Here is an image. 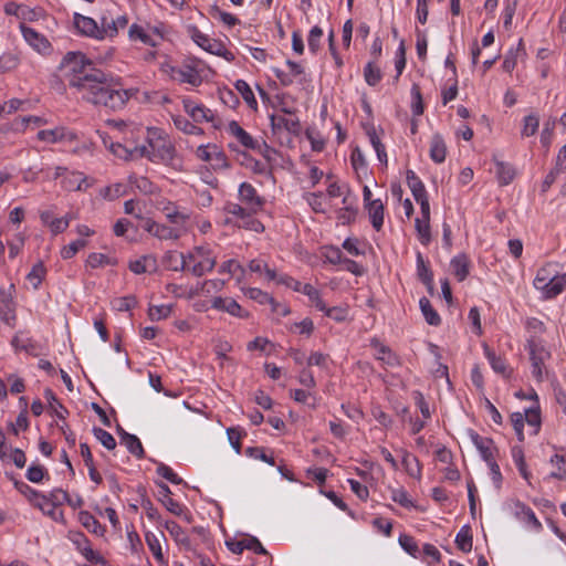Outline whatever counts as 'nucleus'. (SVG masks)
<instances>
[{
	"mask_svg": "<svg viewBox=\"0 0 566 566\" xmlns=\"http://www.w3.org/2000/svg\"><path fill=\"white\" fill-rule=\"evenodd\" d=\"M145 538H146V543H147L150 552L155 556V558L158 562L163 563L164 562V555H163V552H161L160 542L157 538V536L155 534H153V533H147Z\"/></svg>",
	"mask_w": 566,
	"mask_h": 566,
	"instance_id": "e2e57ef3",
	"label": "nucleus"
},
{
	"mask_svg": "<svg viewBox=\"0 0 566 566\" xmlns=\"http://www.w3.org/2000/svg\"><path fill=\"white\" fill-rule=\"evenodd\" d=\"M172 311L171 305H154L148 310V316L151 321H159L170 315Z\"/></svg>",
	"mask_w": 566,
	"mask_h": 566,
	"instance_id": "69168bd1",
	"label": "nucleus"
},
{
	"mask_svg": "<svg viewBox=\"0 0 566 566\" xmlns=\"http://www.w3.org/2000/svg\"><path fill=\"white\" fill-rule=\"evenodd\" d=\"M165 263L171 271H185L186 270V256L184 253L168 252L165 255Z\"/></svg>",
	"mask_w": 566,
	"mask_h": 566,
	"instance_id": "4c0bfd02",
	"label": "nucleus"
},
{
	"mask_svg": "<svg viewBox=\"0 0 566 566\" xmlns=\"http://www.w3.org/2000/svg\"><path fill=\"white\" fill-rule=\"evenodd\" d=\"M93 434L107 450H113L116 448V440L108 431L98 427H94Z\"/></svg>",
	"mask_w": 566,
	"mask_h": 566,
	"instance_id": "09e8293b",
	"label": "nucleus"
},
{
	"mask_svg": "<svg viewBox=\"0 0 566 566\" xmlns=\"http://www.w3.org/2000/svg\"><path fill=\"white\" fill-rule=\"evenodd\" d=\"M377 359L384 361L385 364H387L390 367H395V366H399L400 365L399 357L396 354H394L386 346H381L379 348V354L377 356Z\"/></svg>",
	"mask_w": 566,
	"mask_h": 566,
	"instance_id": "338daca9",
	"label": "nucleus"
},
{
	"mask_svg": "<svg viewBox=\"0 0 566 566\" xmlns=\"http://www.w3.org/2000/svg\"><path fill=\"white\" fill-rule=\"evenodd\" d=\"M247 295L260 304H271V306L277 305V302L271 295L260 289L251 287L247 291Z\"/></svg>",
	"mask_w": 566,
	"mask_h": 566,
	"instance_id": "603ef678",
	"label": "nucleus"
},
{
	"mask_svg": "<svg viewBox=\"0 0 566 566\" xmlns=\"http://www.w3.org/2000/svg\"><path fill=\"white\" fill-rule=\"evenodd\" d=\"M512 457L514 459V462L521 473V475L528 481L531 478V473L527 471L524 452L521 447H513L512 448Z\"/></svg>",
	"mask_w": 566,
	"mask_h": 566,
	"instance_id": "37998d69",
	"label": "nucleus"
},
{
	"mask_svg": "<svg viewBox=\"0 0 566 566\" xmlns=\"http://www.w3.org/2000/svg\"><path fill=\"white\" fill-rule=\"evenodd\" d=\"M402 452V465L405 467L408 474L413 478H420L421 469L419 460L406 450Z\"/></svg>",
	"mask_w": 566,
	"mask_h": 566,
	"instance_id": "ea45409f",
	"label": "nucleus"
},
{
	"mask_svg": "<svg viewBox=\"0 0 566 566\" xmlns=\"http://www.w3.org/2000/svg\"><path fill=\"white\" fill-rule=\"evenodd\" d=\"M447 146L440 134H434L430 142V158L436 164H441L446 160Z\"/></svg>",
	"mask_w": 566,
	"mask_h": 566,
	"instance_id": "393cba45",
	"label": "nucleus"
},
{
	"mask_svg": "<svg viewBox=\"0 0 566 566\" xmlns=\"http://www.w3.org/2000/svg\"><path fill=\"white\" fill-rule=\"evenodd\" d=\"M209 14L212 18L220 19L228 27H233L239 23V19L235 15L222 11L217 4L210 7Z\"/></svg>",
	"mask_w": 566,
	"mask_h": 566,
	"instance_id": "a18cd8bd",
	"label": "nucleus"
},
{
	"mask_svg": "<svg viewBox=\"0 0 566 566\" xmlns=\"http://www.w3.org/2000/svg\"><path fill=\"white\" fill-rule=\"evenodd\" d=\"M522 51H523V42H522V40H520L518 46L515 50L511 49L504 57L502 69L505 72L511 73L515 69L516 63H517V56Z\"/></svg>",
	"mask_w": 566,
	"mask_h": 566,
	"instance_id": "c03bdc74",
	"label": "nucleus"
},
{
	"mask_svg": "<svg viewBox=\"0 0 566 566\" xmlns=\"http://www.w3.org/2000/svg\"><path fill=\"white\" fill-rule=\"evenodd\" d=\"M45 266L42 261L33 265L32 270L27 275V279L32 283L34 289H38L45 275Z\"/></svg>",
	"mask_w": 566,
	"mask_h": 566,
	"instance_id": "8fccbe9b",
	"label": "nucleus"
},
{
	"mask_svg": "<svg viewBox=\"0 0 566 566\" xmlns=\"http://www.w3.org/2000/svg\"><path fill=\"white\" fill-rule=\"evenodd\" d=\"M60 70L67 78L69 85L76 88L83 99L114 112L123 109L138 92L136 88H124L118 81L95 69L81 52L66 53Z\"/></svg>",
	"mask_w": 566,
	"mask_h": 566,
	"instance_id": "f257e3e1",
	"label": "nucleus"
},
{
	"mask_svg": "<svg viewBox=\"0 0 566 566\" xmlns=\"http://www.w3.org/2000/svg\"><path fill=\"white\" fill-rule=\"evenodd\" d=\"M212 308L227 312L232 316L240 317V318H247L249 317V313L245 312L241 305L231 297H221L217 296L212 300L211 304Z\"/></svg>",
	"mask_w": 566,
	"mask_h": 566,
	"instance_id": "1a4fd4ad",
	"label": "nucleus"
},
{
	"mask_svg": "<svg viewBox=\"0 0 566 566\" xmlns=\"http://www.w3.org/2000/svg\"><path fill=\"white\" fill-rule=\"evenodd\" d=\"M160 210L165 213L168 221L176 226L175 228L182 227L190 219V214L187 211L179 210L171 201L165 202Z\"/></svg>",
	"mask_w": 566,
	"mask_h": 566,
	"instance_id": "f3484780",
	"label": "nucleus"
},
{
	"mask_svg": "<svg viewBox=\"0 0 566 566\" xmlns=\"http://www.w3.org/2000/svg\"><path fill=\"white\" fill-rule=\"evenodd\" d=\"M406 179H407V185H408L409 189L411 190L415 200L418 199V198H422V197L428 196L423 182L415 174L413 170L408 169L406 171Z\"/></svg>",
	"mask_w": 566,
	"mask_h": 566,
	"instance_id": "c85d7f7f",
	"label": "nucleus"
},
{
	"mask_svg": "<svg viewBox=\"0 0 566 566\" xmlns=\"http://www.w3.org/2000/svg\"><path fill=\"white\" fill-rule=\"evenodd\" d=\"M147 142L151 148L150 161L168 163L175 156L172 144L163 136V132L158 128L147 129Z\"/></svg>",
	"mask_w": 566,
	"mask_h": 566,
	"instance_id": "f03ea898",
	"label": "nucleus"
},
{
	"mask_svg": "<svg viewBox=\"0 0 566 566\" xmlns=\"http://www.w3.org/2000/svg\"><path fill=\"white\" fill-rule=\"evenodd\" d=\"M527 348L532 361V375L541 381L543 379V366L549 357V353L535 338L528 339Z\"/></svg>",
	"mask_w": 566,
	"mask_h": 566,
	"instance_id": "20e7f679",
	"label": "nucleus"
},
{
	"mask_svg": "<svg viewBox=\"0 0 566 566\" xmlns=\"http://www.w3.org/2000/svg\"><path fill=\"white\" fill-rule=\"evenodd\" d=\"M166 528L170 533V535L175 538L176 542L189 546L190 539L184 528L176 522L170 521L166 523Z\"/></svg>",
	"mask_w": 566,
	"mask_h": 566,
	"instance_id": "a19ab883",
	"label": "nucleus"
},
{
	"mask_svg": "<svg viewBox=\"0 0 566 566\" xmlns=\"http://www.w3.org/2000/svg\"><path fill=\"white\" fill-rule=\"evenodd\" d=\"M117 432L120 438V442L124 443L127 450L137 459L145 458V450L138 437L128 433L120 426L117 427Z\"/></svg>",
	"mask_w": 566,
	"mask_h": 566,
	"instance_id": "dca6fc26",
	"label": "nucleus"
},
{
	"mask_svg": "<svg viewBox=\"0 0 566 566\" xmlns=\"http://www.w3.org/2000/svg\"><path fill=\"white\" fill-rule=\"evenodd\" d=\"M174 120V124L175 126L186 133V134H189V135H196V134H199L201 133V128H199L198 126H196L195 124H192L188 118H186L185 116H175L172 118Z\"/></svg>",
	"mask_w": 566,
	"mask_h": 566,
	"instance_id": "de8ad7c7",
	"label": "nucleus"
},
{
	"mask_svg": "<svg viewBox=\"0 0 566 566\" xmlns=\"http://www.w3.org/2000/svg\"><path fill=\"white\" fill-rule=\"evenodd\" d=\"M126 193V188L122 184H115L114 186L105 187L101 195L107 200H115Z\"/></svg>",
	"mask_w": 566,
	"mask_h": 566,
	"instance_id": "774afa93",
	"label": "nucleus"
},
{
	"mask_svg": "<svg viewBox=\"0 0 566 566\" xmlns=\"http://www.w3.org/2000/svg\"><path fill=\"white\" fill-rule=\"evenodd\" d=\"M13 484L15 489L23 494L34 506H36V502H42V497H46V495H43L39 493L36 490L32 489L29 484L14 480Z\"/></svg>",
	"mask_w": 566,
	"mask_h": 566,
	"instance_id": "f704fd0d",
	"label": "nucleus"
},
{
	"mask_svg": "<svg viewBox=\"0 0 566 566\" xmlns=\"http://www.w3.org/2000/svg\"><path fill=\"white\" fill-rule=\"evenodd\" d=\"M234 87L241 94L248 106L255 111L258 108V102L250 85L244 80H238Z\"/></svg>",
	"mask_w": 566,
	"mask_h": 566,
	"instance_id": "72a5a7b5",
	"label": "nucleus"
},
{
	"mask_svg": "<svg viewBox=\"0 0 566 566\" xmlns=\"http://www.w3.org/2000/svg\"><path fill=\"white\" fill-rule=\"evenodd\" d=\"M539 125L538 116L535 114H531L524 117V125L522 128V136L530 137L533 136Z\"/></svg>",
	"mask_w": 566,
	"mask_h": 566,
	"instance_id": "052dcab7",
	"label": "nucleus"
},
{
	"mask_svg": "<svg viewBox=\"0 0 566 566\" xmlns=\"http://www.w3.org/2000/svg\"><path fill=\"white\" fill-rule=\"evenodd\" d=\"M411 97H412V104H411V111L415 116H420L423 114V101L422 95L420 91V86L416 83L411 86Z\"/></svg>",
	"mask_w": 566,
	"mask_h": 566,
	"instance_id": "49530a36",
	"label": "nucleus"
},
{
	"mask_svg": "<svg viewBox=\"0 0 566 566\" xmlns=\"http://www.w3.org/2000/svg\"><path fill=\"white\" fill-rule=\"evenodd\" d=\"M186 113L193 119V122H213L214 114L211 109L203 105L195 104L190 98L182 101Z\"/></svg>",
	"mask_w": 566,
	"mask_h": 566,
	"instance_id": "f8f14e48",
	"label": "nucleus"
},
{
	"mask_svg": "<svg viewBox=\"0 0 566 566\" xmlns=\"http://www.w3.org/2000/svg\"><path fill=\"white\" fill-rule=\"evenodd\" d=\"M399 544L409 555L413 557H418L420 555L419 547L412 536L401 534L399 536Z\"/></svg>",
	"mask_w": 566,
	"mask_h": 566,
	"instance_id": "13d9d810",
	"label": "nucleus"
},
{
	"mask_svg": "<svg viewBox=\"0 0 566 566\" xmlns=\"http://www.w3.org/2000/svg\"><path fill=\"white\" fill-rule=\"evenodd\" d=\"M254 213L255 212L249 211V213L240 221L239 227L254 232H263L264 226L253 217Z\"/></svg>",
	"mask_w": 566,
	"mask_h": 566,
	"instance_id": "6e6d98bb",
	"label": "nucleus"
},
{
	"mask_svg": "<svg viewBox=\"0 0 566 566\" xmlns=\"http://www.w3.org/2000/svg\"><path fill=\"white\" fill-rule=\"evenodd\" d=\"M366 210L368 211V216L373 228L376 231H379L384 224V205L380 199H375L373 202H368L365 205Z\"/></svg>",
	"mask_w": 566,
	"mask_h": 566,
	"instance_id": "aec40b11",
	"label": "nucleus"
},
{
	"mask_svg": "<svg viewBox=\"0 0 566 566\" xmlns=\"http://www.w3.org/2000/svg\"><path fill=\"white\" fill-rule=\"evenodd\" d=\"M156 472L158 475L163 476L164 479L168 480L172 484H181L184 483V480L179 478L170 467H168L165 463H158Z\"/></svg>",
	"mask_w": 566,
	"mask_h": 566,
	"instance_id": "680f3d73",
	"label": "nucleus"
},
{
	"mask_svg": "<svg viewBox=\"0 0 566 566\" xmlns=\"http://www.w3.org/2000/svg\"><path fill=\"white\" fill-rule=\"evenodd\" d=\"M566 286V275H558L553 279L552 282L547 283V286L539 289L542 297L544 300H552L559 295Z\"/></svg>",
	"mask_w": 566,
	"mask_h": 566,
	"instance_id": "b1692460",
	"label": "nucleus"
},
{
	"mask_svg": "<svg viewBox=\"0 0 566 566\" xmlns=\"http://www.w3.org/2000/svg\"><path fill=\"white\" fill-rule=\"evenodd\" d=\"M78 521L88 532L97 536H104L105 526H103L90 512H80Z\"/></svg>",
	"mask_w": 566,
	"mask_h": 566,
	"instance_id": "a878e982",
	"label": "nucleus"
},
{
	"mask_svg": "<svg viewBox=\"0 0 566 566\" xmlns=\"http://www.w3.org/2000/svg\"><path fill=\"white\" fill-rule=\"evenodd\" d=\"M484 354H485L492 369L496 374H500L501 376H503L505 378L511 377L513 370H512V368H510L506 365L504 358L496 356L495 353L488 345H484Z\"/></svg>",
	"mask_w": 566,
	"mask_h": 566,
	"instance_id": "6ab92c4d",
	"label": "nucleus"
},
{
	"mask_svg": "<svg viewBox=\"0 0 566 566\" xmlns=\"http://www.w3.org/2000/svg\"><path fill=\"white\" fill-rule=\"evenodd\" d=\"M195 252L198 256L203 259L190 269L191 273L199 277L207 272H211L217 264V260L216 258L210 256V250L205 247H195Z\"/></svg>",
	"mask_w": 566,
	"mask_h": 566,
	"instance_id": "9d476101",
	"label": "nucleus"
},
{
	"mask_svg": "<svg viewBox=\"0 0 566 566\" xmlns=\"http://www.w3.org/2000/svg\"><path fill=\"white\" fill-rule=\"evenodd\" d=\"M418 239L423 245H428L431 241L430 220L417 218L415 221Z\"/></svg>",
	"mask_w": 566,
	"mask_h": 566,
	"instance_id": "58836bf2",
	"label": "nucleus"
},
{
	"mask_svg": "<svg viewBox=\"0 0 566 566\" xmlns=\"http://www.w3.org/2000/svg\"><path fill=\"white\" fill-rule=\"evenodd\" d=\"M73 20L76 30L81 34L94 39H98V36H101L99 27L94 19L82 15L80 13H74Z\"/></svg>",
	"mask_w": 566,
	"mask_h": 566,
	"instance_id": "ddd939ff",
	"label": "nucleus"
},
{
	"mask_svg": "<svg viewBox=\"0 0 566 566\" xmlns=\"http://www.w3.org/2000/svg\"><path fill=\"white\" fill-rule=\"evenodd\" d=\"M38 139L46 143H57L64 139H73L74 134L66 132L64 127H55L53 129H43L38 133Z\"/></svg>",
	"mask_w": 566,
	"mask_h": 566,
	"instance_id": "412c9836",
	"label": "nucleus"
},
{
	"mask_svg": "<svg viewBox=\"0 0 566 566\" xmlns=\"http://www.w3.org/2000/svg\"><path fill=\"white\" fill-rule=\"evenodd\" d=\"M228 133L233 136L243 147L248 149L259 148V142L244 130L238 122L231 120L227 127Z\"/></svg>",
	"mask_w": 566,
	"mask_h": 566,
	"instance_id": "4468645a",
	"label": "nucleus"
},
{
	"mask_svg": "<svg viewBox=\"0 0 566 566\" xmlns=\"http://www.w3.org/2000/svg\"><path fill=\"white\" fill-rule=\"evenodd\" d=\"M36 507H39L44 514L52 517L54 521H59L63 513L59 510V506L49 503L48 497H42V502H36Z\"/></svg>",
	"mask_w": 566,
	"mask_h": 566,
	"instance_id": "864d4df0",
	"label": "nucleus"
},
{
	"mask_svg": "<svg viewBox=\"0 0 566 566\" xmlns=\"http://www.w3.org/2000/svg\"><path fill=\"white\" fill-rule=\"evenodd\" d=\"M239 199L252 212H258L265 203V199L259 196L256 189L249 182L240 185Z\"/></svg>",
	"mask_w": 566,
	"mask_h": 566,
	"instance_id": "39448f33",
	"label": "nucleus"
},
{
	"mask_svg": "<svg viewBox=\"0 0 566 566\" xmlns=\"http://www.w3.org/2000/svg\"><path fill=\"white\" fill-rule=\"evenodd\" d=\"M44 397L46 398L49 402V408L52 410V412L59 418V419H65L69 411L59 401L55 394L52 389L46 388L44 390Z\"/></svg>",
	"mask_w": 566,
	"mask_h": 566,
	"instance_id": "473e14b6",
	"label": "nucleus"
},
{
	"mask_svg": "<svg viewBox=\"0 0 566 566\" xmlns=\"http://www.w3.org/2000/svg\"><path fill=\"white\" fill-rule=\"evenodd\" d=\"M323 36V30L318 25L311 29L308 33V49L313 54H316L321 50V40Z\"/></svg>",
	"mask_w": 566,
	"mask_h": 566,
	"instance_id": "3c124183",
	"label": "nucleus"
},
{
	"mask_svg": "<svg viewBox=\"0 0 566 566\" xmlns=\"http://www.w3.org/2000/svg\"><path fill=\"white\" fill-rule=\"evenodd\" d=\"M151 235L160 240H176L180 238L181 233L179 228L157 223Z\"/></svg>",
	"mask_w": 566,
	"mask_h": 566,
	"instance_id": "e433bc0d",
	"label": "nucleus"
},
{
	"mask_svg": "<svg viewBox=\"0 0 566 566\" xmlns=\"http://www.w3.org/2000/svg\"><path fill=\"white\" fill-rule=\"evenodd\" d=\"M551 462L557 465V471H554L549 474V478L563 480L566 476V455L564 454H555Z\"/></svg>",
	"mask_w": 566,
	"mask_h": 566,
	"instance_id": "4d7b16f0",
	"label": "nucleus"
},
{
	"mask_svg": "<svg viewBox=\"0 0 566 566\" xmlns=\"http://www.w3.org/2000/svg\"><path fill=\"white\" fill-rule=\"evenodd\" d=\"M128 180L130 185L135 186L144 195H154L158 191V187L147 177L130 175Z\"/></svg>",
	"mask_w": 566,
	"mask_h": 566,
	"instance_id": "2f4dec72",
	"label": "nucleus"
},
{
	"mask_svg": "<svg viewBox=\"0 0 566 566\" xmlns=\"http://www.w3.org/2000/svg\"><path fill=\"white\" fill-rule=\"evenodd\" d=\"M158 486V500L163 503V505L172 514L179 516L182 513V507L180 503L175 501L171 497V490L164 482H157Z\"/></svg>",
	"mask_w": 566,
	"mask_h": 566,
	"instance_id": "a211bd4d",
	"label": "nucleus"
},
{
	"mask_svg": "<svg viewBox=\"0 0 566 566\" xmlns=\"http://www.w3.org/2000/svg\"><path fill=\"white\" fill-rule=\"evenodd\" d=\"M451 268L458 281L462 282L469 275L470 261L465 254H459L451 260Z\"/></svg>",
	"mask_w": 566,
	"mask_h": 566,
	"instance_id": "cd10ccee",
	"label": "nucleus"
},
{
	"mask_svg": "<svg viewBox=\"0 0 566 566\" xmlns=\"http://www.w3.org/2000/svg\"><path fill=\"white\" fill-rule=\"evenodd\" d=\"M189 34L193 42L205 51L221 56L228 62H232L235 57L234 54L227 50L226 45L216 39H210L207 34L202 33L196 25L188 28Z\"/></svg>",
	"mask_w": 566,
	"mask_h": 566,
	"instance_id": "7ed1b4c3",
	"label": "nucleus"
},
{
	"mask_svg": "<svg viewBox=\"0 0 566 566\" xmlns=\"http://www.w3.org/2000/svg\"><path fill=\"white\" fill-rule=\"evenodd\" d=\"M21 32L24 40L38 52L46 53L50 51L51 43L43 34L24 24H21Z\"/></svg>",
	"mask_w": 566,
	"mask_h": 566,
	"instance_id": "9b49d317",
	"label": "nucleus"
},
{
	"mask_svg": "<svg viewBox=\"0 0 566 566\" xmlns=\"http://www.w3.org/2000/svg\"><path fill=\"white\" fill-rule=\"evenodd\" d=\"M99 32L101 36H98V40H102L105 36H115L117 34V27H115L114 19H108L105 15L102 17Z\"/></svg>",
	"mask_w": 566,
	"mask_h": 566,
	"instance_id": "0e129e2a",
	"label": "nucleus"
},
{
	"mask_svg": "<svg viewBox=\"0 0 566 566\" xmlns=\"http://www.w3.org/2000/svg\"><path fill=\"white\" fill-rule=\"evenodd\" d=\"M179 81L197 86L201 83L200 75L190 66L178 71Z\"/></svg>",
	"mask_w": 566,
	"mask_h": 566,
	"instance_id": "bf43d9fd",
	"label": "nucleus"
},
{
	"mask_svg": "<svg viewBox=\"0 0 566 566\" xmlns=\"http://www.w3.org/2000/svg\"><path fill=\"white\" fill-rule=\"evenodd\" d=\"M495 161V174L501 186L509 185L515 177V169L512 165L499 159Z\"/></svg>",
	"mask_w": 566,
	"mask_h": 566,
	"instance_id": "bb28decb",
	"label": "nucleus"
},
{
	"mask_svg": "<svg viewBox=\"0 0 566 566\" xmlns=\"http://www.w3.org/2000/svg\"><path fill=\"white\" fill-rule=\"evenodd\" d=\"M419 305L421 313L429 325L439 326L441 324L440 315L432 307L431 302L427 297H421L419 301Z\"/></svg>",
	"mask_w": 566,
	"mask_h": 566,
	"instance_id": "c756f323",
	"label": "nucleus"
},
{
	"mask_svg": "<svg viewBox=\"0 0 566 566\" xmlns=\"http://www.w3.org/2000/svg\"><path fill=\"white\" fill-rule=\"evenodd\" d=\"M271 128L274 134H276L281 129L287 130L290 134L298 136L301 134L302 127L300 119L294 116L291 118H286L280 115H270Z\"/></svg>",
	"mask_w": 566,
	"mask_h": 566,
	"instance_id": "6e6552de",
	"label": "nucleus"
},
{
	"mask_svg": "<svg viewBox=\"0 0 566 566\" xmlns=\"http://www.w3.org/2000/svg\"><path fill=\"white\" fill-rule=\"evenodd\" d=\"M14 285L11 284L9 291L13 290ZM0 318L9 326H13L15 322V306L11 293L0 290Z\"/></svg>",
	"mask_w": 566,
	"mask_h": 566,
	"instance_id": "423d86ee",
	"label": "nucleus"
},
{
	"mask_svg": "<svg viewBox=\"0 0 566 566\" xmlns=\"http://www.w3.org/2000/svg\"><path fill=\"white\" fill-rule=\"evenodd\" d=\"M558 272L554 270L553 263H546L537 270L536 276L533 281V285L536 290L547 286V283L552 282L553 279L558 276Z\"/></svg>",
	"mask_w": 566,
	"mask_h": 566,
	"instance_id": "4be33fe9",
	"label": "nucleus"
},
{
	"mask_svg": "<svg viewBox=\"0 0 566 566\" xmlns=\"http://www.w3.org/2000/svg\"><path fill=\"white\" fill-rule=\"evenodd\" d=\"M87 241L84 239H77L70 244L63 247L61 250V256L64 260L72 259L81 249L85 248Z\"/></svg>",
	"mask_w": 566,
	"mask_h": 566,
	"instance_id": "5fc2aeb1",
	"label": "nucleus"
},
{
	"mask_svg": "<svg viewBox=\"0 0 566 566\" xmlns=\"http://www.w3.org/2000/svg\"><path fill=\"white\" fill-rule=\"evenodd\" d=\"M417 275L427 286L428 292L433 294V274L430 268L426 264L421 252L417 253Z\"/></svg>",
	"mask_w": 566,
	"mask_h": 566,
	"instance_id": "5701e85b",
	"label": "nucleus"
},
{
	"mask_svg": "<svg viewBox=\"0 0 566 566\" xmlns=\"http://www.w3.org/2000/svg\"><path fill=\"white\" fill-rule=\"evenodd\" d=\"M455 545L458 549H460L463 553H469L472 551L473 539L471 534V527L469 525H464L461 527V530L455 536Z\"/></svg>",
	"mask_w": 566,
	"mask_h": 566,
	"instance_id": "7c9ffc66",
	"label": "nucleus"
},
{
	"mask_svg": "<svg viewBox=\"0 0 566 566\" xmlns=\"http://www.w3.org/2000/svg\"><path fill=\"white\" fill-rule=\"evenodd\" d=\"M86 264L92 269H97L106 265H115L116 261L106 254L93 252L88 254Z\"/></svg>",
	"mask_w": 566,
	"mask_h": 566,
	"instance_id": "79ce46f5",
	"label": "nucleus"
},
{
	"mask_svg": "<svg viewBox=\"0 0 566 566\" xmlns=\"http://www.w3.org/2000/svg\"><path fill=\"white\" fill-rule=\"evenodd\" d=\"M364 78L369 86H375L381 81L382 73L375 60L369 61L364 67Z\"/></svg>",
	"mask_w": 566,
	"mask_h": 566,
	"instance_id": "c9c22d12",
	"label": "nucleus"
},
{
	"mask_svg": "<svg viewBox=\"0 0 566 566\" xmlns=\"http://www.w3.org/2000/svg\"><path fill=\"white\" fill-rule=\"evenodd\" d=\"M469 436L471 438V441L475 446V448L479 450L482 459L489 463L494 460L493 455V449L494 443L491 438L481 437L478 432L470 430Z\"/></svg>",
	"mask_w": 566,
	"mask_h": 566,
	"instance_id": "2eb2a0df",
	"label": "nucleus"
},
{
	"mask_svg": "<svg viewBox=\"0 0 566 566\" xmlns=\"http://www.w3.org/2000/svg\"><path fill=\"white\" fill-rule=\"evenodd\" d=\"M197 156L203 161L214 163L217 168H227V156L217 145L200 146L197 149Z\"/></svg>",
	"mask_w": 566,
	"mask_h": 566,
	"instance_id": "0eeeda50",
	"label": "nucleus"
}]
</instances>
